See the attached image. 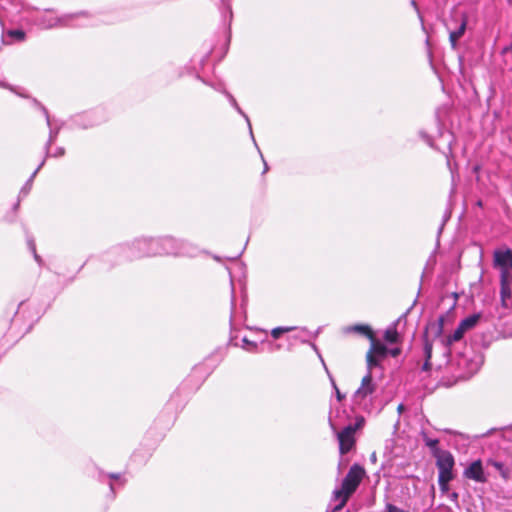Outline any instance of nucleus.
Here are the masks:
<instances>
[{"mask_svg":"<svg viewBox=\"0 0 512 512\" xmlns=\"http://www.w3.org/2000/svg\"><path fill=\"white\" fill-rule=\"evenodd\" d=\"M427 143L429 144V146H432V143L430 142L429 139H427Z\"/></svg>","mask_w":512,"mask_h":512,"instance_id":"nucleus-41","label":"nucleus"},{"mask_svg":"<svg viewBox=\"0 0 512 512\" xmlns=\"http://www.w3.org/2000/svg\"><path fill=\"white\" fill-rule=\"evenodd\" d=\"M375 390L376 384L372 379V369H367V373L362 378L360 387L354 393V399L356 401L363 400L372 395Z\"/></svg>","mask_w":512,"mask_h":512,"instance_id":"nucleus-7","label":"nucleus"},{"mask_svg":"<svg viewBox=\"0 0 512 512\" xmlns=\"http://www.w3.org/2000/svg\"><path fill=\"white\" fill-rule=\"evenodd\" d=\"M429 360H430V359H427V358H426V360H425V362H424V364H423V366H422V370H424V371H428V370H430L431 365H430Z\"/></svg>","mask_w":512,"mask_h":512,"instance_id":"nucleus-30","label":"nucleus"},{"mask_svg":"<svg viewBox=\"0 0 512 512\" xmlns=\"http://www.w3.org/2000/svg\"><path fill=\"white\" fill-rule=\"evenodd\" d=\"M494 466H495L499 471H502V469H503V464H502V463L495 462V463H494Z\"/></svg>","mask_w":512,"mask_h":512,"instance_id":"nucleus-36","label":"nucleus"},{"mask_svg":"<svg viewBox=\"0 0 512 512\" xmlns=\"http://www.w3.org/2000/svg\"><path fill=\"white\" fill-rule=\"evenodd\" d=\"M346 332L360 333V334L366 336L368 339L372 338V336L374 335L370 326L365 325V324H357V325L350 326V327L346 328Z\"/></svg>","mask_w":512,"mask_h":512,"instance_id":"nucleus-13","label":"nucleus"},{"mask_svg":"<svg viewBox=\"0 0 512 512\" xmlns=\"http://www.w3.org/2000/svg\"><path fill=\"white\" fill-rule=\"evenodd\" d=\"M452 477H444V476H438V484L439 488L443 493L448 492L449 490V482L452 480Z\"/></svg>","mask_w":512,"mask_h":512,"instance_id":"nucleus-22","label":"nucleus"},{"mask_svg":"<svg viewBox=\"0 0 512 512\" xmlns=\"http://www.w3.org/2000/svg\"><path fill=\"white\" fill-rule=\"evenodd\" d=\"M450 498H451V500H453V501H457V499H458V493H456V492L451 493V494H450Z\"/></svg>","mask_w":512,"mask_h":512,"instance_id":"nucleus-35","label":"nucleus"},{"mask_svg":"<svg viewBox=\"0 0 512 512\" xmlns=\"http://www.w3.org/2000/svg\"><path fill=\"white\" fill-rule=\"evenodd\" d=\"M44 162L45 160H43L39 166L36 168V170L33 172V174L31 175V177L29 178V180L26 182V184L23 186V188L21 189L20 191V194L21 195H24L26 196L28 193H29V190L31 189V186H32V182H33V179L35 177V175L38 173V171L41 169V167L44 165Z\"/></svg>","mask_w":512,"mask_h":512,"instance_id":"nucleus-19","label":"nucleus"},{"mask_svg":"<svg viewBox=\"0 0 512 512\" xmlns=\"http://www.w3.org/2000/svg\"><path fill=\"white\" fill-rule=\"evenodd\" d=\"M41 109H42V111H43V113H44V115L46 117L47 124L50 126V117H49L47 109L45 107H43V106L41 107Z\"/></svg>","mask_w":512,"mask_h":512,"instance_id":"nucleus-31","label":"nucleus"},{"mask_svg":"<svg viewBox=\"0 0 512 512\" xmlns=\"http://www.w3.org/2000/svg\"><path fill=\"white\" fill-rule=\"evenodd\" d=\"M400 353V349L398 348H395V349H391L390 350V354L393 356V357H396L397 355H399Z\"/></svg>","mask_w":512,"mask_h":512,"instance_id":"nucleus-34","label":"nucleus"},{"mask_svg":"<svg viewBox=\"0 0 512 512\" xmlns=\"http://www.w3.org/2000/svg\"><path fill=\"white\" fill-rule=\"evenodd\" d=\"M8 35L19 40V41H22L25 38V33L22 30H18V29L10 30L8 32Z\"/></svg>","mask_w":512,"mask_h":512,"instance_id":"nucleus-26","label":"nucleus"},{"mask_svg":"<svg viewBox=\"0 0 512 512\" xmlns=\"http://www.w3.org/2000/svg\"><path fill=\"white\" fill-rule=\"evenodd\" d=\"M365 470L359 464H353L342 481L341 488L333 491V499L338 500V505L334 511L341 510L347 503L350 496L357 490L363 477Z\"/></svg>","mask_w":512,"mask_h":512,"instance_id":"nucleus-1","label":"nucleus"},{"mask_svg":"<svg viewBox=\"0 0 512 512\" xmlns=\"http://www.w3.org/2000/svg\"><path fill=\"white\" fill-rule=\"evenodd\" d=\"M436 466L438 468V476L452 477L453 478V467L455 464L453 455L447 451H437Z\"/></svg>","mask_w":512,"mask_h":512,"instance_id":"nucleus-6","label":"nucleus"},{"mask_svg":"<svg viewBox=\"0 0 512 512\" xmlns=\"http://www.w3.org/2000/svg\"><path fill=\"white\" fill-rule=\"evenodd\" d=\"M383 512H408V511L400 509L391 503H387L385 506V511H383Z\"/></svg>","mask_w":512,"mask_h":512,"instance_id":"nucleus-28","label":"nucleus"},{"mask_svg":"<svg viewBox=\"0 0 512 512\" xmlns=\"http://www.w3.org/2000/svg\"><path fill=\"white\" fill-rule=\"evenodd\" d=\"M402 409H403V404H400V405L398 406V411H402Z\"/></svg>","mask_w":512,"mask_h":512,"instance_id":"nucleus-40","label":"nucleus"},{"mask_svg":"<svg viewBox=\"0 0 512 512\" xmlns=\"http://www.w3.org/2000/svg\"><path fill=\"white\" fill-rule=\"evenodd\" d=\"M243 348L249 352H254L257 349V343L253 341H249L247 338L242 339Z\"/></svg>","mask_w":512,"mask_h":512,"instance_id":"nucleus-24","label":"nucleus"},{"mask_svg":"<svg viewBox=\"0 0 512 512\" xmlns=\"http://www.w3.org/2000/svg\"><path fill=\"white\" fill-rule=\"evenodd\" d=\"M444 317L440 316L437 321L430 322L425 329L424 337L429 338V334H432L434 338L440 337L443 332Z\"/></svg>","mask_w":512,"mask_h":512,"instance_id":"nucleus-12","label":"nucleus"},{"mask_svg":"<svg viewBox=\"0 0 512 512\" xmlns=\"http://www.w3.org/2000/svg\"><path fill=\"white\" fill-rule=\"evenodd\" d=\"M424 441H425L426 446H428L431 449L433 456H436L437 451H442L441 449L438 448V444H439L438 439H431V438L425 437Z\"/></svg>","mask_w":512,"mask_h":512,"instance_id":"nucleus-21","label":"nucleus"},{"mask_svg":"<svg viewBox=\"0 0 512 512\" xmlns=\"http://www.w3.org/2000/svg\"><path fill=\"white\" fill-rule=\"evenodd\" d=\"M28 246H29V249L31 250V252L33 253L34 255V258L35 260L40 263L41 262V258L40 256L36 253V246H35V243L33 240H29L28 241Z\"/></svg>","mask_w":512,"mask_h":512,"instance_id":"nucleus-27","label":"nucleus"},{"mask_svg":"<svg viewBox=\"0 0 512 512\" xmlns=\"http://www.w3.org/2000/svg\"><path fill=\"white\" fill-rule=\"evenodd\" d=\"M64 155V149L63 148H57L56 152L53 154L55 157H59Z\"/></svg>","mask_w":512,"mask_h":512,"instance_id":"nucleus-33","label":"nucleus"},{"mask_svg":"<svg viewBox=\"0 0 512 512\" xmlns=\"http://www.w3.org/2000/svg\"><path fill=\"white\" fill-rule=\"evenodd\" d=\"M500 297L503 307L508 306V300L512 298V277L503 274L500 278Z\"/></svg>","mask_w":512,"mask_h":512,"instance_id":"nucleus-9","label":"nucleus"},{"mask_svg":"<svg viewBox=\"0 0 512 512\" xmlns=\"http://www.w3.org/2000/svg\"><path fill=\"white\" fill-rule=\"evenodd\" d=\"M226 96H227V98L229 99V101H230L231 105H232V106L237 110V112H238L239 114H241V115L245 118V120H246V122H247V124H248V126H249L250 134H251V136L253 137V133H252V128H251V123H250L249 117H248V116H247V114H245V113L243 112V110L239 107V105H238V103H237L236 99H235V98H234L230 93L226 92Z\"/></svg>","mask_w":512,"mask_h":512,"instance_id":"nucleus-17","label":"nucleus"},{"mask_svg":"<svg viewBox=\"0 0 512 512\" xmlns=\"http://www.w3.org/2000/svg\"><path fill=\"white\" fill-rule=\"evenodd\" d=\"M56 136H57V131H50V134H49V139H48V142L46 143V150L48 151L50 145L55 141L56 139Z\"/></svg>","mask_w":512,"mask_h":512,"instance_id":"nucleus-29","label":"nucleus"},{"mask_svg":"<svg viewBox=\"0 0 512 512\" xmlns=\"http://www.w3.org/2000/svg\"><path fill=\"white\" fill-rule=\"evenodd\" d=\"M467 20H468V18H467L466 13H462L461 14V22H460V25L458 26V28L455 30H450L449 41L451 43L452 48L457 47L458 40L465 33L466 26H467Z\"/></svg>","mask_w":512,"mask_h":512,"instance_id":"nucleus-10","label":"nucleus"},{"mask_svg":"<svg viewBox=\"0 0 512 512\" xmlns=\"http://www.w3.org/2000/svg\"><path fill=\"white\" fill-rule=\"evenodd\" d=\"M371 461L375 462L376 461V453H372L371 455Z\"/></svg>","mask_w":512,"mask_h":512,"instance_id":"nucleus-39","label":"nucleus"},{"mask_svg":"<svg viewBox=\"0 0 512 512\" xmlns=\"http://www.w3.org/2000/svg\"><path fill=\"white\" fill-rule=\"evenodd\" d=\"M479 318L480 316L478 314H473L461 320L459 324L461 325V327H463L465 331H467L477 324Z\"/></svg>","mask_w":512,"mask_h":512,"instance_id":"nucleus-16","label":"nucleus"},{"mask_svg":"<svg viewBox=\"0 0 512 512\" xmlns=\"http://www.w3.org/2000/svg\"><path fill=\"white\" fill-rule=\"evenodd\" d=\"M329 425L333 431H336L337 423L331 417L329 418Z\"/></svg>","mask_w":512,"mask_h":512,"instance_id":"nucleus-32","label":"nucleus"},{"mask_svg":"<svg viewBox=\"0 0 512 512\" xmlns=\"http://www.w3.org/2000/svg\"><path fill=\"white\" fill-rule=\"evenodd\" d=\"M109 477H110L111 479H115V480H117V479H119V478H120V475H119V474H114V473H112V474H109Z\"/></svg>","mask_w":512,"mask_h":512,"instance_id":"nucleus-37","label":"nucleus"},{"mask_svg":"<svg viewBox=\"0 0 512 512\" xmlns=\"http://www.w3.org/2000/svg\"><path fill=\"white\" fill-rule=\"evenodd\" d=\"M73 16L72 15H67L61 19H55V18H49V19H43L41 22H40V26L42 28H45V29H48V28H53L55 26H57L58 24L60 23H64L66 24L68 19L72 18Z\"/></svg>","mask_w":512,"mask_h":512,"instance_id":"nucleus-14","label":"nucleus"},{"mask_svg":"<svg viewBox=\"0 0 512 512\" xmlns=\"http://www.w3.org/2000/svg\"><path fill=\"white\" fill-rule=\"evenodd\" d=\"M371 342L370 349L366 355L367 369H372L379 365L381 359L385 358L388 353L386 346L376 340L374 335L369 339Z\"/></svg>","mask_w":512,"mask_h":512,"instance_id":"nucleus-5","label":"nucleus"},{"mask_svg":"<svg viewBox=\"0 0 512 512\" xmlns=\"http://www.w3.org/2000/svg\"><path fill=\"white\" fill-rule=\"evenodd\" d=\"M464 476L468 479L475 480L476 482L483 483L486 481L484 470L480 460L472 462L465 470Z\"/></svg>","mask_w":512,"mask_h":512,"instance_id":"nucleus-8","label":"nucleus"},{"mask_svg":"<svg viewBox=\"0 0 512 512\" xmlns=\"http://www.w3.org/2000/svg\"><path fill=\"white\" fill-rule=\"evenodd\" d=\"M322 363H323L324 368H325V370H326V372H327V374H328V376H329V379H330L331 385H332V387H333V388H334V390H335V394H336V398H337V400H338V401H342V400L345 398V395H344V394H342V393L340 392V390L338 389L337 384H336V382H335V380H334L333 376L330 374V372H329V370H328V368H327V366L325 365V363H324V361H323V360H322Z\"/></svg>","mask_w":512,"mask_h":512,"instance_id":"nucleus-20","label":"nucleus"},{"mask_svg":"<svg viewBox=\"0 0 512 512\" xmlns=\"http://www.w3.org/2000/svg\"><path fill=\"white\" fill-rule=\"evenodd\" d=\"M466 331L461 327L460 324H458L457 328L454 330V332L448 336L447 338V345H451L452 343L459 341L462 339L464 333Z\"/></svg>","mask_w":512,"mask_h":512,"instance_id":"nucleus-18","label":"nucleus"},{"mask_svg":"<svg viewBox=\"0 0 512 512\" xmlns=\"http://www.w3.org/2000/svg\"><path fill=\"white\" fill-rule=\"evenodd\" d=\"M160 239H141L134 243L137 254L134 257L164 255Z\"/></svg>","mask_w":512,"mask_h":512,"instance_id":"nucleus-3","label":"nucleus"},{"mask_svg":"<svg viewBox=\"0 0 512 512\" xmlns=\"http://www.w3.org/2000/svg\"><path fill=\"white\" fill-rule=\"evenodd\" d=\"M0 85L3 86V87H6V85H4V84H0Z\"/></svg>","mask_w":512,"mask_h":512,"instance_id":"nucleus-42","label":"nucleus"},{"mask_svg":"<svg viewBox=\"0 0 512 512\" xmlns=\"http://www.w3.org/2000/svg\"><path fill=\"white\" fill-rule=\"evenodd\" d=\"M293 329H294V327H276V328L272 329L271 336L274 339H278L281 336V334H283L285 332L292 331Z\"/></svg>","mask_w":512,"mask_h":512,"instance_id":"nucleus-23","label":"nucleus"},{"mask_svg":"<svg viewBox=\"0 0 512 512\" xmlns=\"http://www.w3.org/2000/svg\"><path fill=\"white\" fill-rule=\"evenodd\" d=\"M424 354L425 358L430 359L432 355V343L429 341V338L424 337Z\"/></svg>","mask_w":512,"mask_h":512,"instance_id":"nucleus-25","label":"nucleus"},{"mask_svg":"<svg viewBox=\"0 0 512 512\" xmlns=\"http://www.w3.org/2000/svg\"><path fill=\"white\" fill-rule=\"evenodd\" d=\"M493 266L500 270V278L503 274L512 277V250L496 249L493 253Z\"/></svg>","mask_w":512,"mask_h":512,"instance_id":"nucleus-4","label":"nucleus"},{"mask_svg":"<svg viewBox=\"0 0 512 512\" xmlns=\"http://www.w3.org/2000/svg\"><path fill=\"white\" fill-rule=\"evenodd\" d=\"M263 162H264V171L263 172L265 173L268 170V165H267V163L265 162L264 159H263Z\"/></svg>","mask_w":512,"mask_h":512,"instance_id":"nucleus-38","label":"nucleus"},{"mask_svg":"<svg viewBox=\"0 0 512 512\" xmlns=\"http://www.w3.org/2000/svg\"><path fill=\"white\" fill-rule=\"evenodd\" d=\"M384 339L386 342L392 344L399 341V334L397 332L396 323H393L386 329L384 333Z\"/></svg>","mask_w":512,"mask_h":512,"instance_id":"nucleus-15","label":"nucleus"},{"mask_svg":"<svg viewBox=\"0 0 512 512\" xmlns=\"http://www.w3.org/2000/svg\"><path fill=\"white\" fill-rule=\"evenodd\" d=\"M363 423L364 419L359 417L356 419L354 424H349L336 433L339 442V452L341 455H344L353 449L356 442L355 433L360 427H362Z\"/></svg>","mask_w":512,"mask_h":512,"instance_id":"nucleus-2","label":"nucleus"},{"mask_svg":"<svg viewBox=\"0 0 512 512\" xmlns=\"http://www.w3.org/2000/svg\"><path fill=\"white\" fill-rule=\"evenodd\" d=\"M163 252L165 255H182L184 252L180 248L179 243L172 237L161 238Z\"/></svg>","mask_w":512,"mask_h":512,"instance_id":"nucleus-11","label":"nucleus"}]
</instances>
